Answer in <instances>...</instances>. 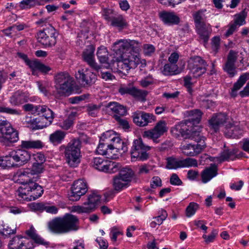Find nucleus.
Wrapping results in <instances>:
<instances>
[{
  "instance_id": "f257e3e1",
  "label": "nucleus",
  "mask_w": 249,
  "mask_h": 249,
  "mask_svg": "<svg viewBox=\"0 0 249 249\" xmlns=\"http://www.w3.org/2000/svg\"><path fill=\"white\" fill-rule=\"evenodd\" d=\"M140 47V43L135 40L120 39L114 43V51L122 53L121 59L116 62L119 71L128 72L131 69L137 67L140 63L138 54Z\"/></svg>"
},
{
  "instance_id": "f03ea898",
  "label": "nucleus",
  "mask_w": 249,
  "mask_h": 249,
  "mask_svg": "<svg viewBox=\"0 0 249 249\" xmlns=\"http://www.w3.org/2000/svg\"><path fill=\"white\" fill-rule=\"evenodd\" d=\"M19 178L22 185L18 189L19 197L25 200L31 201L42 196L44 190L41 186L36 183L39 177L33 176L29 168L21 172Z\"/></svg>"
},
{
  "instance_id": "7ed1b4c3",
  "label": "nucleus",
  "mask_w": 249,
  "mask_h": 249,
  "mask_svg": "<svg viewBox=\"0 0 249 249\" xmlns=\"http://www.w3.org/2000/svg\"><path fill=\"white\" fill-rule=\"evenodd\" d=\"M78 218L71 214H66L63 217H57L50 221L49 228L52 232L57 234L67 233L78 229Z\"/></svg>"
},
{
  "instance_id": "20e7f679",
  "label": "nucleus",
  "mask_w": 249,
  "mask_h": 249,
  "mask_svg": "<svg viewBox=\"0 0 249 249\" xmlns=\"http://www.w3.org/2000/svg\"><path fill=\"white\" fill-rule=\"evenodd\" d=\"M31 153L22 149L13 150L8 155L0 157V167L2 168L21 166L31 159Z\"/></svg>"
},
{
  "instance_id": "39448f33",
  "label": "nucleus",
  "mask_w": 249,
  "mask_h": 249,
  "mask_svg": "<svg viewBox=\"0 0 249 249\" xmlns=\"http://www.w3.org/2000/svg\"><path fill=\"white\" fill-rule=\"evenodd\" d=\"M81 145V141L79 139H73L65 148L64 155L66 162L71 167H76L80 163L82 157Z\"/></svg>"
},
{
  "instance_id": "423d86ee",
  "label": "nucleus",
  "mask_w": 249,
  "mask_h": 249,
  "mask_svg": "<svg viewBox=\"0 0 249 249\" xmlns=\"http://www.w3.org/2000/svg\"><path fill=\"white\" fill-rule=\"evenodd\" d=\"M151 147L144 144L141 138L134 140L130 154L132 161H144L150 157Z\"/></svg>"
},
{
  "instance_id": "0eeeda50",
  "label": "nucleus",
  "mask_w": 249,
  "mask_h": 249,
  "mask_svg": "<svg viewBox=\"0 0 249 249\" xmlns=\"http://www.w3.org/2000/svg\"><path fill=\"white\" fill-rule=\"evenodd\" d=\"M55 89L60 95H64L71 92L72 89V78L67 72H60L54 76Z\"/></svg>"
},
{
  "instance_id": "6e6552de",
  "label": "nucleus",
  "mask_w": 249,
  "mask_h": 249,
  "mask_svg": "<svg viewBox=\"0 0 249 249\" xmlns=\"http://www.w3.org/2000/svg\"><path fill=\"white\" fill-rule=\"evenodd\" d=\"M172 134L176 138L180 136L185 139L190 140H197L196 136H198L200 133L196 130L192 126H189L187 121L181 122L173 127L171 130Z\"/></svg>"
},
{
  "instance_id": "1a4fd4ad",
  "label": "nucleus",
  "mask_w": 249,
  "mask_h": 249,
  "mask_svg": "<svg viewBox=\"0 0 249 249\" xmlns=\"http://www.w3.org/2000/svg\"><path fill=\"white\" fill-rule=\"evenodd\" d=\"M197 140H193L196 143H186L181 145V149L182 153L190 157H194L200 154L206 147L205 142V137L198 133V136H196Z\"/></svg>"
},
{
  "instance_id": "9d476101",
  "label": "nucleus",
  "mask_w": 249,
  "mask_h": 249,
  "mask_svg": "<svg viewBox=\"0 0 249 249\" xmlns=\"http://www.w3.org/2000/svg\"><path fill=\"white\" fill-rule=\"evenodd\" d=\"M57 32L55 28L51 24L37 33V39L39 43L45 47H51L56 42Z\"/></svg>"
},
{
  "instance_id": "9b49d317",
  "label": "nucleus",
  "mask_w": 249,
  "mask_h": 249,
  "mask_svg": "<svg viewBox=\"0 0 249 249\" xmlns=\"http://www.w3.org/2000/svg\"><path fill=\"white\" fill-rule=\"evenodd\" d=\"M92 166L100 171L112 174L117 172L120 168L118 163L106 160L102 157H95L91 161Z\"/></svg>"
},
{
  "instance_id": "f8f14e48",
  "label": "nucleus",
  "mask_w": 249,
  "mask_h": 249,
  "mask_svg": "<svg viewBox=\"0 0 249 249\" xmlns=\"http://www.w3.org/2000/svg\"><path fill=\"white\" fill-rule=\"evenodd\" d=\"M206 61L199 56L190 57L188 60V68L195 77L201 76L207 70Z\"/></svg>"
},
{
  "instance_id": "ddd939ff",
  "label": "nucleus",
  "mask_w": 249,
  "mask_h": 249,
  "mask_svg": "<svg viewBox=\"0 0 249 249\" xmlns=\"http://www.w3.org/2000/svg\"><path fill=\"white\" fill-rule=\"evenodd\" d=\"M167 123L165 121L160 120L155 126L149 130L145 131L143 133V137L151 139L155 143L159 142V139L168 131Z\"/></svg>"
},
{
  "instance_id": "4468645a",
  "label": "nucleus",
  "mask_w": 249,
  "mask_h": 249,
  "mask_svg": "<svg viewBox=\"0 0 249 249\" xmlns=\"http://www.w3.org/2000/svg\"><path fill=\"white\" fill-rule=\"evenodd\" d=\"M71 193L69 196L71 200L76 201L80 199L88 191V187L87 182L82 179L75 180L71 188Z\"/></svg>"
},
{
  "instance_id": "2eb2a0df",
  "label": "nucleus",
  "mask_w": 249,
  "mask_h": 249,
  "mask_svg": "<svg viewBox=\"0 0 249 249\" xmlns=\"http://www.w3.org/2000/svg\"><path fill=\"white\" fill-rule=\"evenodd\" d=\"M134 123L138 126L144 127L156 121V117L152 114L142 111H137L132 113Z\"/></svg>"
},
{
  "instance_id": "dca6fc26",
  "label": "nucleus",
  "mask_w": 249,
  "mask_h": 249,
  "mask_svg": "<svg viewBox=\"0 0 249 249\" xmlns=\"http://www.w3.org/2000/svg\"><path fill=\"white\" fill-rule=\"evenodd\" d=\"M75 76L79 83L84 87L92 85L96 80L95 74L87 71H84L83 70H79Z\"/></svg>"
},
{
  "instance_id": "f3484780",
  "label": "nucleus",
  "mask_w": 249,
  "mask_h": 249,
  "mask_svg": "<svg viewBox=\"0 0 249 249\" xmlns=\"http://www.w3.org/2000/svg\"><path fill=\"white\" fill-rule=\"evenodd\" d=\"M223 131L227 138H238L243 134V129L238 123L227 124Z\"/></svg>"
},
{
  "instance_id": "a211bd4d",
  "label": "nucleus",
  "mask_w": 249,
  "mask_h": 249,
  "mask_svg": "<svg viewBox=\"0 0 249 249\" xmlns=\"http://www.w3.org/2000/svg\"><path fill=\"white\" fill-rule=\"evenodd\" d=\"M9 249H33L34 246H30L27 240L22 236L18 235L10 240L8 244Z\"/></svg>"
},
{
  "instance_id": "6ab92c4d",
  "label": "nucleus",
  "mask_w": 249,
  "mask_h": 249,
  "mask_svg": "<svg viewBox=\"0 0 249 249\" xmlns=\"http://www.w3.org/2000/svg\"><path fill=\"white\" fill-rule=\"evenodd\" d=\"M237 58V53L231 50L228 56L227 61L223 68L231 77L234 76L237 72L235 67V63Z\"/></svg>"
},
{
  "instance_id": "aec40b11",
  "label": "nucleus",
  "mask_w": 249,
  "mask_h": 249,
  "mask_svg": "<svg viewBox=\"0 0 249 249\" xmlns=\"http://www.w3.org/2000/svg\"><path fill=\"white\" fill-rule=\"evenodd\" d=\"M19 56L25 61L32 70H39L41 72L47 73L51 70V68L40 62L34 60L32 61L28 59L27 55L23 53H19Z\"/></svg>"
},
{
  "instance_id": "412c9836",
  "label": "nucleus",
  "mask_w": 249,
  "mask_h": 249,
  "mask_svg": "<svg viewBox=\"0 0 249 249\" xmlns=\"http://www.w3.org/2000/svg\"><path fill=\"white\" fill-rule=\"evenodd\" d=\"M159 18L164 24L178 25L180 22L179 18L174 13L162 11L159 13Z\"/></svg>"
},
{
  "instance_id": "4be33fe9",
  "label": "nucleus",
  "mask_w": 249,
  "mask_h": 249,
  "mask_svg": "<svg viewBox=\"0 0 249 249\" xmlns=\"http://www.w3.org/2000/svg\"><path fill=\"white\" fill-rule=\"evenodd\" d=\"M228 119L227 115L225 113H219L213 115L209 120V123L211 129L216 132L220 127L227 122Z\"/></svg>"
},
{
  "instance_id": "5701e85b",
  "label": "nucleus",
  "mask_w": 249,
  "mask_h": 249,
  "mask_svg": "<svg viewBox=\"0 0 249 249\" xmlns=\"http://www.w3.org/2000/svg\"><path fill=\"white\" fill-rule=\"evenodd\" d=\"M95 49L92 45L87 46L84 51L82 56L84 60L92 68L98 71L100 69L99 66L95 62L94 59V52Z\"/></svg>"
},
{
  "instance_id": "b1692460",
  "label": "nucleus",
  "mask_w": 249,
  "mask_h": 249,
  "mask_svg": "<svg viewBox=\"0 0 249 249\" xmlns=\"http://www.w3.org/2000/svg\"><path fill=\"white\" fill-rule=\"evenodd\" d=\"M217 166L215 164H211L210 166L206 168L201 173L202 181L206 183L217 175Z\"/></svg>"
},
{
  "instance_id": "393cba45",
  "label": "nucleus",
  "mask_w": 249,
  "mask_h": 249,
  "mask_svg": "<svg viewBox=\"0 0 249 249\" xmlns=\"http://www.w3.org/2000/svg\"><path fill=\"white\" fill-rule=\"evenodd\" d=\"M1 134L10 142L14 143L18 140V133L12 127L10 123L1 131Z\"/></svg>"
},
{
  "instance_id": "a878e982",
  "label": "nucleus",
  "mask_w": 249,
  "mask_h": 249,
  "mask_svg": "<svg viewBox=\"0 0 249 249\" xmlns=\"http://www.w3.org/2000/svg\"><path fill=\"white\" fill-rule=\"evenodd\" d=\"M238 157V149L237 148L225 149L217 157L218 161L223 162L224 161L233 160Z\"/></svg>"
},
{
  "instance_id": "bb28decb",
  "label": "nucleus",
  "mask_w": 249,
  "mask_h": 249,
  "mask_svg": "<svg viewBox=\"0 0 249 249\" xmlns=\"http://www.w3.org/2000/svg\"><path fill=\"white\" fill-rule=\"evenodd\" d=\"M114 149L121 154L126 152L128 150L127 143L123 141L118 134L110 143V150L112 151Z\"/></svg>"
},
{
  "instance_id": "cd10ccee",
  "label": "nucleus",
  "mask_w": 249,
  "mask_h": 249,
  "mask_svg": "<svg viewBox=\"0 0 249 249\" xmlns=\"http://www.w3.org/2000/svg\"><path fill=\"white\" fill-rule=\"evenodd\" d=\"M28 96L27 93L18 90L10 97L9 102L13 106H18L27 102L28 100Z\"/></svg>"
},
{
  "instance_id": "c85d7f7f",
  "label": "nucleus",
  "mask_w": 249,
  "mask_h": 249,
  "mask_svg": "<svg viewBox=\"0 0 249 249\" xmlns=\"http://www.w3.org/2000/svg\"><path fill=\"white\" fill-rule=\"evenodd\" d=\"M196 28L200 38L203 40L205 44L207 43L212 32L211 25L209 24L206 23L196 26Z\"/></svg>"
},
{
  "instance_id": "c756f323",
  "label": "nucleus",
  "mask_w": 249,
  "mask_h": 249,
  "mask_svg": "<svg viewBox=\"0 0 249 249\" xmlns=\"http://www.w3.org/2000/svg\"><path fill=\"white\" fill-rule=\"evenodd\" d=\"M26 234L34 241L38 245H41L44 246H48L50 243L45 241L42 237L37 234L36 231L33 226H31L30 229L25 231Z\"/></svg>"
},
{
  "instance_id": "7c9ffc66",
  "label": "nucleus",
  "mask_w": 249,
  "mask_h": 249,
  "mask_svg": "<svg viewBox=\"0 0 249 249\" xmlns=\"http://www.w3.org/2000/svg\"><path fill=\"white\" fill-rule=\"evenodd\" d=\"M100 195L94 192L91 193L88 196L87 201L84 203L90 212L95 209L97 203L100 201Z\"/></svg>"
},
{
  "instance_id": "2f4dec72",
  "label": "nucleus",
  "mask_w": 249,
  "mask_h": 249,
  "mask_svg": "<svg viewBox=\"0 0 249 249\" xmlns=\"http://www.w3.org/2000/svg\"><path fill=\"white\" fill-rule=\"evenodd\" d=\"M166 160L165 167L166 169L173 170L182 168V160L179 158L171 156L167 158Z\"/></svg>"
},
{
  "instance_id": "473e14b6",
  "label": "nucleus",
  "mask_w": 249,
  "mask_h": 249,
  "mask_svg": "<svg viewBox=\"0 0 249 249\" xmlns=\"http://www.w3.org/2000/svg\"><path fill=\"white\" fill-rule=\"evenodd\" d=\"M107 107L115 113L114 115H118L122 117L125 115L127 113L126 108L117 102H110L107 104Z\"/></svg>"
},
{
  "instance_id": "72a5a7b5",
  "label": "nucleus",
  "mask_w": 249,
  "mask_h": 249,
  "mask_svg": "<svg viewBox=\"0 0 249 249\" xmlns=\"http://www.w3.org/2000/svg\"><path fill=\"white\" fill-rule=\"evenodd\" d=\"M202 112L198 109H194L186 112V115L189 117L187 121V123H192L193 124H197L200 121Z\"/></svg>"
},
{
  "instance_id": "f704fd0d",
  "label": "nucleus",
  "mask_w": 249,
  "mask_h": 249,
  "mask_svg": "<svg viewBox=\"0 0 249 249\" xmlns=\"http://www.w3.org/2000/svg\"><path fill=\"white\" fill-rule=\"evenodd\" d=\"M206 11L205 9H200L193 14L195 26L206 24V17L205 15Z\"/></svg>"
},
{
  "instance_id": "c9c22d12",
  "label": "nucleus",
  "mask_w": 249,
  "mask_h": 249,
  "mask_svg": "<svg viewBox=\"0 0 249 249\" xmlns=\"http://www.w3.org/2000/svg\"><path fill=\"white\" fill-rule=\"evenodd\" d=\"M110 143H106L105 142L100 140V142L97 147L96 151L98 154L101 155H106L107 158L111 157V150H110Z\"/></svg>"
},
{
  "instance_id": "e433bc0d",
  "label": "nucleus",
  "mask_w": 249,
  "mask_h": 249,
  "mask_svg": "<svg viewBox=\"0 0 249 249\" xmlns=\"http://www.w3.org/2000/svg\"><path fill=\"white\" fill-rule=\"evenodd\" d=\"M20 146L24 149H38L43 147V143L39 140L22 141Z\"/></svg>"
},
{
  "instance_id": "4c0bfd02",
  "label": "nucleus",
  "mask_w": 249,
  "mask_h": 249,
  "mask_svg": "<svg viewBox=\"0 0 249 249\" xmlns=\"http://www.w3.org/2000/svg\"><path fill=\"white\" fill-rule=\"evenodd\" d=\"M117 175L123 179L124 182L129 183L134 176V172L131 168L125 167L121 169Z\"/></svg>"
},
{
  "instance_id": "58836bf2",
  "label": "nucleus",
  "mask_w": 249,
  "mask_h": 249,
  "mask_svg": "<svg viewBox=\"0 0 249 249\" xmlns=\"http://www.w3.org/2000/svg\"><path fill=\"white\" fill-rule=\"evenodd\" d=\"M37 115H42L43 117L49 121V124H51L54 118V113L53 111L46 106H41Z\"/></svg>"
},
{
  "instance_id": "ea45409f",
  "label": "nucleus",
  "mask_w": 249,
  "mask_h": 249,
  "mask_svg": "<svg viewBox=\"0 0 249 249\" xmlns=\"http://www.w3.org/2000/svg\"><path fill=\"white\" fill-rule=\"evenodd\" d=\"M110 22L111 26L117 27L120 29H123L127 25L126 19L122 15L116 14Z\"/></svg>"
},
{
  "instance_id": "a19ab883",
  "label": "nucleus",
  "mask_w": 249,
  "mask_h": 249,
  "mask_svg": "<svg viewBox=\"0 0 249 249\" xmlns=\"http://www.w3.org/2000/svg\"><path fill=\"white\" fill-rule=\"evenodd\" d=\"M66 134L61 130L55 131L50 135V141L54 145L60 143L65 137Z\"/></svg>"
},
{
  "instance_id": "79ce46f5",
  "label": "nucleus",
  "mask_w": 249,
  "mask_h": 249,
  "mask_svg": "<svg viewBox=\"0 0 249 249\" xmlns=\"http://www.w3.org/2000/svg\"><path fill=\"white\" fill-rule=\"evenodd\" d=\"M128 183L124 182L123 179L121 178L118 175H116L113 178V187L116 191H121L124 188L127 187Z\"/></svg>"
},
{
  "instance_id": "37998d69",
  "label": "nucleus",
  "mask_w": 249,
  "mask_h": 249,
  "mask_svg": "<svg viewBox=\"0 0 249 249\" xmlns=\"http://www.w3.org/2000/svg\"><path fill=\"white\" fill-rule=\"evenodd\" d=\"M96 54L100 63L109 64L108 53L105 47L98 48Z\"/></svg>"
},
{
  "instance_id": "c03bdc74",
  "label": "nucleus",
  "mask_w": 249,
  "mask_h": 249,
  "mask_svg": "<svg viewBox=\"0 0 249 249\" xmlns=\"http://www.w3.org/2000/svg\"><path fill=\"white\" fill-rule=\"evenodd\" d=\"M249 79V72H246L242 74L238 79L237 81L234 83L232 89V91H236L240 89Z\"/></svg>"
},
{
  "instance_id": "a18cd8bd",
  "label": "nucleus",
  "mask_w": 249,
  "mask_h": 249,
  "mask_svg": "<svg viewBox=\"0 0 249 249\" xmlns=\"http://www.w3.org/2000/svg\"><path fill=\"white\" fill-rule=\"evenodd\" d=\"M178 70V65L170 63L164 66L162 73L165 75H172L177 74Z\"/></svg>"
},
{
  "instance_id": "49530a36",
  "label": "nucleus",
  "mask_w": 249,
  "mask_h": 249,
  "mask_svg": "<svg viewBox=\"0 0 249 249\" xmlns=\"http://www.w3.org/2000/svg\"><path fill=\"white\" fill-rule=\"evenodd\" d=\"M41 4L37 0H22L19 3V7L21 9H28Z\"/></svg>"
},
{
  "instance_id": "de8ad7c7",
  "label": "nucleus",
  "mask_w": 249,
  "mask_h": 249,
  "mask_svg": "<svg viewBox=\"0 0 249 249\" xmlns=\"http://www.w3.org/2000/svg\"><path fill=\"white\" fill-rule=\"evenodd\" d=\"M147 93V92L146 91L142 90L133 87L130 95L141 101H144Z\"/></svg>"
},
{
  "instance_id": "09e8293b",
  "label": "nucleus",
  "mask_w": 249,
  "mask_h": 249,
  "mask_svg": "<svg viewBox=\"0 0 249 249\" xmlns=\"http://www.w3.org/2000/svg\"><path fill=\"white\" fill-rule=\"evenodd\" d=\"M101 106L92 104H89L87 106V111L88 114L92 117H96L98 114Z\"/></svg>"
},
{
  "instance_id": "8fccbe9b",
  "label": "nucleus",
  "mask_w": 249,
  "mask_h": 249,
  "mask_svg": "<svg viewBox=\"0 0 249 249\" xmlns=\"http://www.w3.org/2000/svg\"><path fill=\"white\" fill-rule=\"evenodd\" d=\"M116 135L117 134L113 130L107 131L102 134L100 139L101 141L110 143L112 140L115 139Z\"/></svg>"
},
{
  "instance_id": "3c124183",
  "label": "nucleus",
  "mask_w": 249,
  "mask_h": 249,
  "mask_svg": "<svg viewBox=\"0 0 249 249\" xmlns=\"http://www.w3.org/2000/svg\"><path fill=\"white\" fill-rule=\"evenodd\" d=\"M102 16L104 19L108 21L111 22L114 17L116 16V13L112 9L104 8L102 10Z\"/></svg>"
},
{
  "instance_id": "603ef678",
  "label": "nucleus",
  "mask_w": 249,
  "mask_h": 249,
  "mask_svg": "<svg viewBox=\"0 0 249 249\" xmlns=\"http://www.w3.org/2000/svg\"><path fill=\"white\" fill-rule=\"evenodd\" d=\"M41 105L35 106L31 104H26L23 106V109L27 112H30L32 114H38Z\"/></svg>"
},
{
  "instance_id": "864d4df0",
  "label": "nucleus",
  "mask_w": 249,
  "mask_h": 249,
  "mask_svg": "<svg viewBox=\"0 0 249 249\" xmlns=\"http://www.w3.org/2000/svg\"><path fill=\"white\" fill-rule=\"evenodd\" d=\"M16 232V229H12L8 225L2 222L0 224V233L4 235L15 234Z\"/></svg>"
},
{
  "instance_id": "5fc2aeb1",
  "label": "nucleus",
  "mask_w": 249,
  "mask_h": 249,
  "mask_svg": "<svg viewBox=\"0 0 249 249\" xmlns=\"http://www.w3.org/2000/svg\"><path fill=\"white\" fill-rule=\"evenodd\" d=\"M29 169L33 176H38L39 174L43 172L44 170V165L43 164L34 162L32 167Z\"/></svg>"
},
{
  "instance_id": "6e6d98bb",
  "label": "nucleus",
  "mask_w": 249,
  "mask_h": 249,
  "mask_svg": "<svg viewBox=\"0 0 249 249\" xmlns=\"http://www.w3.org/2000/svg\"><path fill=\"white\" fill-rule=\"evenodd\" d=\"M198 205L195 202H191L186 209V214L187 217H191L195 214L198 209Z\"/></svg>"
},
{
  "instance_id": "4d7b16f0",
  "label": "nucleus",
  "mask_w": 249,
  "mask_h": 249,
  "mask_svg": "<svg viewBox=\"0 0 249 249\" xmlns=\"http://www.w3.org/2000/svg\"><path fill=\"white\" fill-rule=\"evenodd\" d=\"M114 118L116 120V121L118 122V124L121 126L124 129L127 130L130 128V126L128 123V122L120 116L114 115Z\"/></svg>"
},
{
  "instance_id": "13d9d810",
  "label": "nucleus",
  "mask_w": 249,
  "mask_h": 249,
  "mask_svg": "<svg viewBox=\"0 0 249 249\" xmlns=\"http://www.w3.org/2000/svg\"><path fill=\"white\" fill-rule=\"evenodd\" d=\"M182 168L189 167H197L198 165L197 161L194 159L187 158L182 160Z\"/></svg>"
},
{
  "instance_id": "bf43d9fd",
  "label": "nucleus",
  "mask_w": 249,
  "mask_h": 249,
  "mask_svg": "<svg viewBox=\"0 0 249 249\" xmlns=\"http://www.w3.org/2000/svg\"><path fill=\"white\" fill-rule=\"evenodd\" d=\"M217 234L218 231L216 230H213L210 235L207 236L206 234H203L202 237L205 239V242L207 244H209L213 242Z\"/></svg>"
},
{
  "instance_id": "052dcab7",
  "label": "nucleus",
  "mask_w": 249,
  "mask_h": 249,
  "mask_svg": "<svg viewBox=\"0 0 249 249\" xmlns=\"http://www.w3.org/2000/svg\"><path fill=\"white\" fill-rule=\"evenodd\" d=\"M220 43V38L218 36H214L212 39V47L213 51L216 54L219 49Z\"/></svg>"
},
{
  "instance_id": "680f3d73",
  "label": "nucleus",
  "mask_w": 249,
  "mask_h": 249,
  "mask_svg": "<svg viewBox=\"0 0 249 249\" xmlns=\"http://www.w3.org/2000/svg\"><path fill=\"white\" fill-rule=\"evenodd\" d=\"M143 53L145 55L151 56L155 51V47L151 44H144L143 45Z\"/></svg>"
},
{
  "instance_id": "e2e57ef3",
  "label": "nucleus",
  "mask_w": 249,
  "mask_h": 249,
  "mask_svg": "<svg viewBox=\"0 0 249 249\" xmlns=\"http://www.w3.org/2000/svg\"><path fill=\"white\" fill-rule=\"evenodd\" d=\"M0 112L6 113L10 114H20V111L19 110L3 106H0Z\"/></svg>"
},
{
  "instance_id": "0e129e2a",
  "label": "nucleus",
  "mask_w": 249,
  "mask_h": 249,
  "mask_svg": "<svg viewBox=\"0 0 249 249\" xmlns=\"http://www.w3.org/2000/svg\"><path fill=\"white\" fill-rule=\"evenodd\" d=\"M161 186L162 182L160 177L155 176L152 178L150 183V186L152 188L155 189L158 187H161Z\"/></svg>"
},
{
  "instance_id": "69168bd1",
  "label": "nucleus",
  "mask_w": 249,
  "mask_h": 249,
  "mask_svg": "<svg viewBox=\"0 0 249 249\" xmlns=\"http://www.w3.org/2000/svg\"><path fill=\"white\" fill-rule=\"evenodd\" d=\"M73 125V121L70 118H67L59 123V126L63 129L68 130Z\"/></svg>"
},
{
  "instance_id": "338daca9",
  "label": "nucleus",
  "mask_w": 249,
  "mask_h": 249,
  "mask_svg": "<svg viewBox=\"0 0 249 249\" xmlns=\"http://www.w3.org/2000/svg\"><path fill=\"white\" fill-rule=\"evenodd\" d=\"M153 83V80L151 76H148L142 79L140 81L141 86L143 88H146Z\"/></svg>"
},
{
  "instance_id": "774afa93",
  "label": "nucleus",
  "mask_w": 249,
  "mask_h": 249,
  "mask_svg": "<svg viewBox=\"0 0 249 249\" xmlns=\"http://www.w3.org/2000/svg\"><path fill=\"white\" fill-rule=\"evenodd\" d=\"M170 183L173 185H181L182 184V181L176 174H173L170 178Z\"/></svg>"
}]
</instances>
